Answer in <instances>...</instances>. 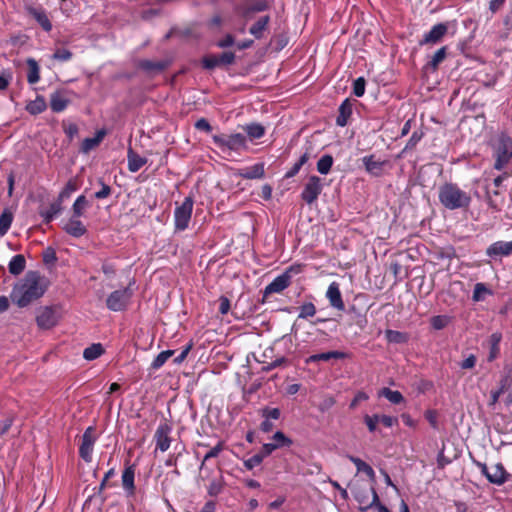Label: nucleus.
Listing matches in <instances>:
<instances>
[{
	"label": "nucleus",
	"mask_w": 512,
	"mask_h": 512,
	"mask_svg": "<svg viewBox=\"0 0 512 512\" xmlns=\"http://www.w3.org/2000/svg\"><path fill=\"white\" fill-rule=\"evenodd\" d=\"M48 287V281L36 271H29L15 284L11 299L19 307H26L42 297Z\"/></svg>",
	"instance_id": "obj_1"
},
{
	"label": "nucleus",
	"mask_w": 512,
	"mask_h": 512,
	"mask_svg": "<svg viewBox=\"0 0 512 512\" xmlns=\"http://www.w3.org/2000/svg\"><path fill=\"white\" fill-rule=\"evenodd\" d=\"M441 204L450 210L467 208L471 202L470 195L454 184H445L439 189Z\"/></svg>",
	"instance_id": "obj_2"
},
{
	"label": "nucleus",
	"mask_w": 512,
	"mask_h": 512,
	"mask_svg": "<svg viewBox=\"0 0 512 512\" xmlns=\"http://www.w3.org/2000/svg\"><path fill=\"white\" fill-rule=\"evenodd\" d=\"M213 142L223 152L247 149V139L242 133L220 134L212 137Z\"/></svg>",
	"instance_id": "obj_3"
},
{
	"label": "nucleus",
	"mask_w": 512,
	"mask_h": 512,
	"mask_svg": "<svg viewBox=\"0 0 512 512\" xmlns=\"http://www.w3.org/2000/svg\"><path fill=\"white\" fill-rule=\"evenodd\" d=\"M193 199L186 197L181 205L177 206L174 211V222L177 230H185L191 219L193 210Z\"/></svg>",
	"instance_id": "obj_4"
},
{
	"label": "nucleus",
	"mask_w": 512,
	"mask_h": 512,
	"mask_svg": "<svg viewBox=\"0 0 512 512\" xmlns=\"http://www.w3.org/2000/svg\"><path fill=\"white\" fill-rule=\"evenodd\" d=\"M131 296L132 290L130 287L116 290L107 297L106 306L111 311H122L126 308Z\"/></svg>",
	"instance_id": "obj_5"
},
{
	"label": "nucleus",
	"mask_w": 512,
	"mask_h": 512,
	"mask_svg": "<svg viewBox=\"0 0 512 512\" xmlns=\"http://www.w3.org/2000/svg\"><path fill=\"white\" fill-rule=\"evenodd\" d=\"M323 184L321 178L318 176L312 175L308 178L306 184L304 185V189L301 193V198L307 203H314L320 193L322 192Z\"/></svg>",
	"instance_id": "obj_6"
},
{
	"label": "nucleus",
	"mask_w": 512,
	"mask_h": 512,
	"mask_svg": "<svg viewBox=\"0 0 512 512\" xmlns=\"http://www.w3.org/2000/svg\"><path fill=\"white\" fill-rule=\"evenodd\" d=\"M481 472L487 477V479L494 484L500 485L505 481V470L499 463L487 466L483 463H478Z\"/></svg>",
	"instance_id": "obj_7"
},
{
	"label": "nucleus",
	"mask_w": 512,
	"mask_h": 512,
	"mask_svg": "<svg viewBox=\"0 0 512 512\" xmlns=\"http://www.w3.org/2000/svg\"><path fill=\"white\" fill-rule=\"evenodd\" d=\"M95 441L96 437L94 435V429L92 427H88L82 435V442L79 448V454L86 462H91L92 460Z\"/></svg>",
	"instance_id": "obj_8"
},
{
	"label": "nucleus",
	"mask_w": 512,
	"mask_h": 512,
	"mask_svg": "<svg viewBox=\"0 0 512 512\" xmlns=\"http://www.w3.org/2000/svg\"><path fill=\"white\" fill-rule=\"evenodd\" d=\"M448 31V25L439 23L434 25L429 32H427L423 39L419 42L420 45H435L439 43Z\"/></svg>",
	"instance_id": "obj_9"
},
{
	"label": "nucleus",
	"mask_w": 512,
	"mask_h": 512,
	"mask_svg": "<svg viewBox=\"0 0 512 512\" xmlns=\"http://www.w3.org/2000/svg\"><path fill=\"white\" fill-rule=\"evenodd\" d=\"M291 269L285 271L281 275L277 276L264 290V295H270L273 293H280L286 289L291 282Z\"/></svg>",
	"instance_id": "obj_10"
},
{
	"label": "nucleus",
	"mask_w": 512,
	"mask_h": 512,
	"mask_svg": "<svg viewBox=\"0 0 512 512\" xmlns=\"http://www.w3.org/2000/svg\"><path fill=\"white\" fill-rule=\"evenodd\" d=\"M36 321L40 328L50 329L57 324L58 315L54 309L44 307L39 310Z\"/></svg>",
	"instance_id": "obj_11"
},
{
	"label": "nucleus",
	"mask_w": 512,
	"mask_h": 512,
	"mask_svg": "<svg viewBox=\"0 0 512 512\" xmlns=\"http://www.w3.org/2000/svg\"><path fill=\"white\" fill-rule=\"evenodd\" d=\"M171 428L167 424H161L155 431L154 440L156 443V450L165 452L169 449L171 438L169 436Z\"/></svg>",
	"instance_id": "obj_12"
},
{
	"label": "nucleus",
	"mask_w": 512,
	"mask_h": 512,
	"mask_svg": "<svg viewBox=\"0 0 512 512\" xmlns=\"http://www.w3.org/2000/svg\"><path fill=\"white\" fill-rule=\"evenodd\" d=\"M326 297L333 308L339 311H343L345 309V305L342 300V295L338 283L332 282L329 285L326 292Z\"/></svg>",
	"instance_id": "obj_13"
},
{
	"label": "nucleus",
	"mask_w": 512,
	"mask_h": 512,
	"mask_svg": "<svg viewBox=\"0 0 512 512\" xmlns=\"http://www.w3.org/2000/svg\"><path fill=\"white\" fill-rule=\"evenodd\" d=\"M486 254L490 257L509 256L512 254V241H497L487 248Z\"/></svg>",
	"instance_id": "obj_14"
},
{
	"label": "nucleus",
	"mask_w": 512,
	"mask_h": 512,
	"mask_svg": "<svg viewBox=\"0 0 512 512\" xmlns=\"http://www.w3.org/2000/svg\"><path fill=\"white\" fill-rule=\"evenodd\" d=\"M106 135V131L101 129L97 131L96 135L92 138H86L83 140L80 151L84 154H88L90 151L97 148Z\"/></svg>",
	"instance_id": "obj_15"
},
{
	"label": "nucleus",
	"mask_w": 512,
	"mask_h": 512,
	"mask_svg": "<svg viewBox=\"0 0 512 512\" xmlns=\"http://www.w3.org/2000/svg\"><path fill=\"white\" fill-rule=\"evenodd\" d=\"M64 230L73 237H81L86 233L84 224L78 218L73 217L65 224Z\"/></svg>",
	"instance_id": "obj_16"
},
{
	"label": "nucleus",
	"mask_w": 512,
	"mask_h": 512,
	"mask_svg": "<svg viewBox=\"0 0 512 512\" xmlns=\"http://www.w3.org/2000/svg\"><path fill=\"white\" fill-rule=\"evenodd\" d=\"M239 175L244 179H261L264 177V164L257 163L240 170Z\"/></svg>",
	"instance_id": "obj_17"
},
{
	"label": "nucleus",
	"mask_w": 512,
	"mask_h": 512,
	"mask_svg": "<svg viewBox=\"0 0 512 512\" xmlns=\"http://www.w3.org/2000/svg\"><path fill=\"white\" fill-rule=\"evenodd\" d=\"M28 13L40 24L45 31H50L52 25L44 10L35 7H28Z\"/></svg>",
	"instance_id": "obj_18"
},
{
	"label": "nucleus",
	"mask_w": 512,
	"mask_h": 512,
	"mask_svg": "<svg viewBox=\"0 0 512 512\" xmlns=\"http://www.w3.org/2000/svg\"><path fill=\"white\" fill-rule=\"evenodd\" d=\"M127 161H128V169L130 172H137L147 162L146 158L141 157L136 152H134L132 149L128 150Z\"/></svg>",
	"instance_id": "obj_19"
},
{
	"label": "nucleus",
	"mask_w": 512,
	"mask_h": 512,
	"mask_svg": "<svg viewBox=\"0 0 512 512\" xmlns=\"http://www.w3.org/2000/svg\"><path fill=\"white\" fill-rule=\"evenodd\" d=\"M134 477H135V471L132 466L127 467L123 471L122 485H123V488L128 492L129 495L134 493V489H135Z\"/></svg>",
	"instance_id": "obj_20"
},
{
	"label": "nucleus",
	"mask_w": 512,
	"mask_h": 512,
	"mask_svg": "<svg viewBox=\"0 0 512 512\" xmlns=\"http://www.w3.org/2000/svg\"><path fill=\"white\" fill-rule=\"evenodd\" d=\"M270 21L269 16L260 17L249 29V33L255 38L260 39L263 37V33L266 30Z\"/></svg>",
	"instance_id": "obj_21"
},
{
	"label": "nucleus",
	"mask_w": 512,
	"mask_h": 512,
	"mask_svg": "<svg viewBox=\"0 0 512 512\" xmlns=\"http://www.w3.org/2000/svg\"><path fill=\"white\" fill-rule=\"evenodd\" d=\"M370 493H371V500L369 499V496L366 493L357 492L355 495L356 500L361 505H363L365 509L372 507L374 505H378L379 498H378V495H377L375 489L371 488Z\"/></svg>",
	"instance_id": "obj_22"
},
{
	"label": "nucleus",
	"mask_w": 512,
	"mask_h": 512,
	"mask_svg": "<svg viewBox=\"0 0 512 512\" xmlns=\"http://www.w3.org/2000/svg\"><path fill=\"white\" fill-rule=\"evenodd\" d=\"M267 8V4L264 1H257L251 4H247L239 9V14L244 18L249 19L252 13L264 11Z\"/></svg>",
	"instance_id": "obj_23"
},
{
	"label": "nucleus",
	"mask_w": 512,
	"mask_h": 512,
	"mask_svg": "<svg viewBox=\"0 0 512 512\" xmlns=\"http://www.w3.org/2000/svg\"><path fill=\"white\" fill-rule=\"evenodd\" d=\"M362 161L365 165L366 170L370 174L377 176L381 173L383 162L378 159H375V157L373 155L365 156L362 159Z\"/></svg>",
	"instance_id": "obj_24"
},
{
	"label": "nucleus",
	"mask_w": 512,
	"mask_h": 512,
	"mask_svg": "<svg viewBox=\"0 0 512 512\" xmlns=\"http://www.w3.org/2000/svg\"><path fill=\"white\" fill-rule=\"evenodd\" d=\"M352 114V103L346 99L339 107V116L337 117V124L344 127L347 124L348 118Z\"/></svg>",
	"instance_id": "obj_25"
},
{
	"label": "nucleus",
	"mask_w": 512,
	"mask_h": 512,
	"mask_svg": "<svg viewBox=\"0 0 512 512\" xmlns=\"http://www.w3.org/2000/svg\"><path fill=\"white\" fill-rule=\"evenodd\" d=\"M243 130L247 134L248 138L252 141L255 139H259L264 136L265 128L258 123H250L243 126Z\"/></svg>",
	"instance_id": "obj_26"
},
{
	"label": "nucleus",
	"mask_w": 512,
	"mask_h": 512,
	"mask_svg": "<svg viewBox=\"0 0 512 512\" xmlns=\"http://www.w3.org/2000/svg\"><path fill=\"white\" fill-rule=\"evenodd\" d=\"M26 266V261L23 255H15L9 263V272L13 275H19L23 272Z\"/></svg>",
	"instance_id": "obj_27"
},
{
	"label": "nucleus",
	"mask_w": 512,
	"mask_h": 512,
	"mask_svg": "<svg viewBox=\"0 0 512 512\" xmlns=\"http://www.w3.org/2000/svg\"><path fill=\"white\" fill-rule=\"evenodd\" d=\"M89 207V202L84 195H80L72 206L73 218H79L84 215L85 210Z\"/></svg>",
	"instance_id": "obj_28"
},
{
	"label": "nucleus",
	"mask_w": 512,
	"mask_h": 512,
	"mask_svg": "<svg viewBox=\"0 0 512 512\" xmlns=\"http://www.w3.org/2000/svg\"><path fill=\"white\" fill-rule=\"evenodd\" d=\"M447 55V48L441 47L432 56L430 61L427 63V68L433 71L437 70L438 66L444 61Z\"/></svg>",
	"instance_id": "obj_29"
},
{
	"label": "nucleus",
	"mask_w": 512,
	"mask_h": 512,
	"mask_svg": "<svg viewBox=\"0 0 512 512\" xmlns=\"http://www.w3.org/2000/svg\"><path fill=\"white\" fill-rule=\"evenodd\" d=\"M343 357H344V354L341 353V352L330 351V352H325V353L311 355L306 360V362L307 363H311V362H317V361H321V360L322 361H329L330 359H339V358H343Z\"/></svg>",
	"instance_id": "obj_30"
},
{
	"label": "nucleus",
	"mask_w": 512,
	"mask_h": 512,
	"mask_svg": "<svg viewBox=\"0 0 512 512\" xmlns=\"http://www.w3.org/2000/svg\"><path fill=\"white\" fill-rule=\"evenodd\" d=\"M349 459L352 463H354L358 472H364L371 480H374L375 472L371 466L362 461L360 458L354 456H350Z\"/></svg>",
	"instance_id": "obj_31"
},
{
	"label": "nucleus",
	"mask_w": 512,
	"mask_h": 512,
	"mask_svg": "<svg viewBox=\"0 0 512 512\" xmlns=\"http://www.w3.org/2000/svg\"><path fill=\"white\" fill-rule=\"evenodd\" d=\"M68 104V100L59 93L51 95L50 106L54 112L63 111Z\"/></svg>",
	"instance_id": "obj_32"
},
{
	"label": "nucleus",
	"mask_w": 512,
	"mask_h": 512,
	"mask_svg": "<svg viewBox=\"0 0 512 512\" xmlns=\"http://www.w3.org/2000/svg\"><path fill=\"white\" fill-rule=\"evenodd\" d=\"M62 210L61 201H56L52 203L46 211H42L41 215L44 217V221L49 223L56 217Z\"/></svg>",
	"instance_id": "obj_33"
},
{
	"label": "nucleus",
	"mask_w": 512,
	"mask_h": 512,
	"mask_svg": "<svg viewBox=\"0 0 512 512\" xmlns=\"http://www.w3.org/2000/svg\"><path fill=\"white\" fill-rule=\"evenodd\" d=\"M379 395L385 397L388 401H390L393 404H400L404 401V397L399 391L391 390L386 387L381 389Z\"/></svg>",
	"instance_id": "obj_34"
},
{
	"label": "nucleus",
	"mask_w": 512,
	"mask_h": 512,
	"mask_svg": "<svg viewBox=\"0 0 512 512\" xmlns=\"http://www.w3.org/2000/svg\"><path fill=\"white\" fill-rule=\"evenodd\" d=\"M501 341V335L498 333H493L490 336L489 343H490V352L488 355V361H493L497 358L499 354V343Z\"/></svg>",
	"instance_id": "obj_35"
},
{
	"label": "nucleus",
	"mask_w": 512,
	"mask_h": 512,
	"mask_svg": "<svg viewBox=\"0 0 512 512\" xmlns=\"http://www.w3.org/2000/svg\"><path fill=\"white\" fill-rule=\"evenodd\" d=\"M104 353V348L100 343L92 344L91 346L87 347L83 352V357L86 360H94L98 357H100Z\"/></svg>",
	"instance_id": "obj_36"
},
{
	"label": "nucleus",
	"mask_w": 512,
	"mask_h": 512,
	"mask_svg": "<svg viewBox=\"0 0 512 512\" xmlns=\"http://www.w3.org/2000/svg\"><path fill=\"white\" fill-rule=\"evenodd\" d=\"M26 109L33 115L40 114L46 109V102L43 97L38 96L27 104Z\"/></svg>",
	"instance_id": "obj_37"
},
{
	"label": "nucleus",
	"mask_w": 512,
	"mask_h": 512,
	"mask_svg": "<svg viewBox=\"0 0 512 512\" xmlns=\"http://www.w3.org/2000/svg\"><path fill=\"white\" fill-rule=\"evenodd\" d=\"M27 64H28V67H29V72H28V75H27V80L30 84H35L39 81L40 79V76H39V66L37 64V62L32 59V58H29L27 60Z\"/></svg>",
	"instance_id": "obj_38"
},
{
	"label": "nucleus",
	"mask_w": 512,
	"mask_h": 512,
	"mask_svg": "<svg viewBox=\"0 0 512 512\" xmlns=\"http://www.w3.org/2000/svg\"><path fill=\"white\" fill-rule=\"evenodd\" d=\"M13 220V213L6 209L0 215V236H4L9 230Z\"/></svg>",
	"instance_id": "obj_39"
},
{
	"label": "nucleus",
	"mask_w": 512,
	"mask_h": 512,
	"mask_svg": "<svg viewBox=\"0 0 512 512\" xmlns=\"http://www.w3.org/2000/svg\"><path fill=\"white\" fill-rule=\"evenodd\" d=\"M333 165V158L331 155L322 156L317 163V170L321 174H328Z\"/></svg>",
	"instance_id": "obj_40"
},
{
	"label": "nucleus",
	"mask_w": 512,
	"mask_h": 512,
	"mask_svg": "<svg viewBox=\"0 0 512 512\" xmlns=\"http://www.w3.org/2000/svg\"><path fill=\"white\" fill-rule=\"evenodd\" d=\"M174 354L173 350H166L157 355L151 364L153 370H157L162 367L165 362Z\"/></svg>",
	"instance_id": "obj_41"
},
{
	"label": "nucleus",
	"mask_w": 512,
	"mask_h": 512,
	"mask_svg": "<svg viewBox=\"0 0 512 512\" xmlns=\"http://www.w3.org/2000/svg\"><path fill=\"white\" fill-rule=\"evenodd\" d=\"M385 337L391 343H404L407 340L404 333L395 330H386Z\"/></svg>",
	"instance_id": "obj_42"
},
{
	"label": "nucleus",
	"mask_w": 512,
	"mask_h": 512,
	"mask_svg": "<svg viewBox=\"0 0 512 512\" xmlns=\"http://www.w3.org/2000/svg\"><path fill=\"white\" fill-rule=\"evenodd\" d=\"M490 293L491 291L485 286V284L477 283L473 291V300L482 301L484 300L485 296Z\"/></svg>",
	"instance_id": "obj_43"
},
{
	"label": "nucleus",
	"mask_w": 512,
	"mask_h": 512,
	"mask_svg": "<svg viewBox=\"0 0 512 512\" xmlns=\"http://www.w3.org/2000/svg\"><path fill=\"white\" fill-rule=\"evenodd\" d=\"M299 309H300V313L298 315V318L305 319V318L314 316L316 313V307L311 302L303 304L302 306H300Z\"/></svg>",
	"instance_id": "obj_44"
},
{
	"label": "nucleus",
	"mask_w": 512,
	"mask_h": 512,
	"mask_svg": "<svg viewBox=\"0 0 512 512\" xmlns=\"http://www.w3.org/2000/svg\"><path fill=\"white\" fill-rule=\"evenodd\" d=\"M450 322V318L446 315L434 316L431 319V325L434 329L440 330L445 328Z\"/></svg>",
	"instance_id": "obj_45"
},
{
	"label": "nucleus",
	"mask_w": 512,
	"mask_h": 512,
	"mask_svg": "<svg viewBox=\"0 0 512 512\" xmlns=\"http://www.w3.org/2000/svg\"><path fill=\"white\" fill-rule=\"evenodd\" d=\"M365 79L363 77L357 78L353 83V93L357 97H361L365 93Z\"/></svg>",
	"instance_id": "obj_46"
},
{
	"label": "nucleus",
	"mask_w": 512,
	"mask_h": 512,
	"mask_svg": "<svg viewBox=\"0 0 512 512\" xmlns=\"http://www.w3.org/2000/svg\"><path fill=\"white\" fill-rule=\"evenodd\" d=\"M264 459V455L262 454H255L253 455L252 457H250L249 459H247L245 462H244V465L247 469L251 470L253 469L254 467L258 466L259 464H261V462L263 461Z\"/></svg>",
	"instance_id": "obj_47"
},
{
	"label": "nucleus",
	"mask_w": 512,
	"mask_h": 512,
	"mask_svg": "<svg viewBox=\"0 0 512 512\" xmlns=\"http://www.w3.org/2000/svg\"><path fill=\"white\" fill-rule=\"evenodd\" d=\"M71 57H72V53L69 50L64 49V48L57 49L55 51V53L53 54L54 59H56L58 61H62V62L70 60Z\"/></svg>",
	"instance_id": "obj_48"
},
{
	"label": "nucleus",
	"mask_w": 512,
	"mask_h": 512,
	"mask_svg": "<svg viewBox=\"0 0 512 512\" xmlns=\"http://www.w3.org/2000/svg\"><path fill=\"white\" fill-rule=\"evenodd\" d=\"M261 413H262V416L268 420H270V419L277 420L280 417V410L278 408L266 407L261 410Z\"/></svg>",
	"instance_id": "obj_49"
},
{
	"label": "nucleus",
	"mask_w": 512,
	"mask_h": 512,
	"mask_svg": "<svg viewBox=\"0 0 512 512\" xmlns=\"http://www.w3.org/2000/svg\"><path fill=\"white\" fill-rule=\"evenodd\" d=\"M222 451V445L221 444H218L216 445L215 447H213L212 449H210L204 456V459H203V462L201 464V469L204 468L205 466V463L211 459V458H214V457H217L219 455V453Z\"/></svg>",
	"instance_id": "obj_50"
},
{
	"label": "nucleus",
	"mask_w": 512,
	"mask_h": 512,
	"mask_svg": "<svg viewBox=\"0 0 512 512\" xmlns=\"http://www.w3.org/2000/svg\"><path fill=\"white\" fill-rule=\"evenodd\" d=\"M235 54L233 52H223L218 56L220 65H230L234 62Z\"/></svg>",
	"instance_id": "obj_51"
},
{
	"label": "nucleus",
	"mask_w": 512,
	"mask_h": 512,
	"mask_svg": "<svg viewBox=\"0 0 512 512\" xmlns=\"http://www.w3.org/2000/svg\"><path fill=\"white\" fill-rule=\"evenodd\" d=\"M77 189V186L76 184L73 182V181H69L67 184H66V187L62 190V192L60 193L59 195V201L62 202V200L66 197H69L70 194L74 191H76Z\"/></svg>",
	"instance_id": "obj_52"
},
{
	"label": "nucleus",
	"mask_w": 512,
	"mask_h": 512,
	"mask_svg": "<svg viewBox=\"0 0 512 512\" xmlns=\"http://www.w3.org/2000/svg\"><path fill=\"white\" fill-rule=\"evenodd\" d=\"M364 420H365V423H366L369 431L374 432L376 430L377 424L379 423V415H374V416L366 415Z\"/></svg>",
	"instance_id": "obj_53"
},
{
	"label": "nucleus",
	"mask_w": 512,
	"mask_h": 512,
	"mask_svg": "<svg viewBox=\"0 0 512 512\" xmlns=\"http://www.w3.org/2000/svg\"><path fill=\"white\" fill-rule=\"evenodd\" d=\"M222 490V483L219 480H213L208 486V493L211 496L218 495Z\"/></svg>",
	"instance_id": "obj_54"
},
{
	"label": "nucleus",
	"mask_w": 512,
	"mask_h": 512,
	"mask_svg": "<svg viewBox=\"0 0 512 512\" xmlns=\"http://www.w3.org/2000/svg\"><path fill=\"white\" fill-rule=\"evenodd\" d=\"M203 65L207 69H213L217 66H220L218 56H208L203 59Z\"/></svg>",
	"instance_id": "obj_55"
},
{
	"label": "nucleus",
	"mask_w": 512,
	"mask_h": 512,
	"mask_svg": "<svg viewBox=\"0 0 512 512\" xmlns=\"http://www.w3.org/2000/svg\"><path fill=\"white\" fill-rule=\"evenodd\" d=\"M56 253H55V250L51 247L45 249V251L43 252V261L46 263V264H49V263H54L56 261Z\"/></svg>",
	"instance_id": "obj_56"
},
{
	"label": "nucleus",
	"mask_w": 512,
	"mask_h": 512,
	"mask_svg": "<svg viewBox=\"0 0 512 512\" xmlns=\"http://www.w3.org/2000/svg\"><path fill=\"white\" fill-rule=\"evenodd\" d=\"M273 439L277 442L276 444L278 445V447L284 445L289 446L291 444V440L280 431L274 434Z\"/></svg>",
	"instance_id": "obj_57"
},
{
	"label": "nucleus",
	"mask_w": 512,
	"mask_h": 512,
	"mask_svg": "<svg viewBox=\"0 0 512 512\" xmlns=\"http://www.w3.org/2000/svg\"><path fill=\"white\" fill-rule=\"evenodd\" d=\"M510 153L504 152L502 155H498V158L495 163V168L500 170L509 160Z\"/></svg>",
	"instance_id": "obj_58"
},
{
	"label": "nucleus",
	"mask_w": 512,
	"mask_h": 512,
	"mask_svg": "<svg viewBox=\"0 0 512 512\" xmlns=\"http://www.w3.org/2000/svg\"><path fill=\"white\" fill-rule=\"evenodd\" d=\"M64 132L70 139H72L74 136L78 134V127L76 124L70 123L64 126Z\"/></svg>",
	"instance_id": "obj_59"
},
{
	"label": "nucleus",
	"mask_w": 512,
	"mask_h": 512,
	"mask_svg": "<svg viewBox=\"0 0 512 512\" xmlns=\"http://www.w3.org/2000/svg\"><path fill=\"white\" fill-rule=\"evenodd\" d=\"M379 422L386 427H391L397 423V418L388 415H379Z\"/></svg>",
	"instance_id": "obj_60"
},
{
	"label": "nucleus",
	"mask_w": 512,
	"mask_h": 512,
	"mask_svg": "<svg viewBox=\"0 0 512 512\" xmlns=\"http://www.w3.org/2000/svg\"><path fill=\"white\" fill-rule=\"evenodd\" d=\"M195 127L198 129V130H202V131H205V132H210L211 131V125L209 124V122L204 119V118H201L199 119L196 123H195Z\"/></svg>",
	"instance_id": "obj_61"
},
{
	"label": "nucleus",
	"mask_w": 512,
	"mask_h": 512,
	"mask_svg": "<svg viewBox=\"0 0 512 512\" xmlns=\"http://www.w3.org/2000/svg\"><path fill=\"white\" fill-rule=\"evenodd\" d=\"M110 194L111 188L106 184H102L101 190L95 193V197L97 199H104L107 198Z\"/></svg>",
	"instance_id": "obj_62"
},
{
	"label": "nucleus",
	"mask_w": 512,
	"mask_h": 512,
	"mask_svg": "<svg viewBox=\"0 0 512 512\" xmlns=\"http://www.w3.org/2000/svg\"><path fill=\"white\" fill-rule=\"evenodd\" d=\"M278 448L277 444L274 443H266L262 446V450L259 454L264 455V458L270 455L275 449Z\"/></svg>",
	"instance_id": "obj_63"
},
{
	"label": "nucleus",
	"mask_w": 512,
	"mask_h": 512,
	"mask_svg": "<svg viewBox=\"0 0 512 512\" xmlns=\"http://www.w3.org/2000/svg\"><path fill=\"white\" fill-rule=\"evenodd\" d=\"M234 42V37L230 34H227L222 40L218 42V46L221 48H226L232 46Z\"/></svg>",
	"instance_id": "obj_64"
}]
</instances>
